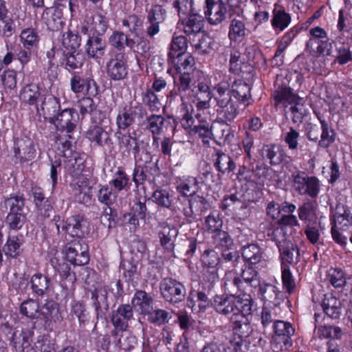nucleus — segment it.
Here are the masks:
<instances>
[{"mask_svg": "<svg viewBox=\"0 0 352 352\" xmlns=\"http://www.w3.org/2000/svg\"><path fill=\"white\" fill-rule=\"evenodd\" d=\"M39 310L38 302L32 299L24 301L20 307L21 314L30 318H37L40 314Z\"/></svg>", "mask_w": 352, "mask_h": 352, "instance_id": "nucleus-61", "label": "nucleus"}, {"mask_svg": "<svg viewBox=\"0 0 352 352\" xmlns=\"http://www.w3.org/2000/svg\"><path fill=\"white\" fill-rule=\"evenodd\" d=\"M246 28L243 21L237 19H233L231 21L229 30V38L232 41H241L245 36Z\"/></svg>", "mask_w": 352, "mask_h": 352, "instance_id": "nucleus-55", "label": "nucleus"}, {"mask_svg": "<svg viewBox=\"0 0 352 352\" xmlns=\"http://www.w3.org/2000/svg\"><path fill=\"white\" fill-rule=\"evenodd\" d=\"M187 40L184 36H173L170 44L168 56L170 58L179 57L187 49Z\"/></svg>", "mask_w": 352, "mask_h": 352, "instance_id": "nucleus-47", "label": "nucleus"}, {"mask_svg": "<svg viewBox=\"0 0 352 352\" xmlns=\"http://www.w3.org/2000/svg\"><path fill=\"white\" fill-rule=\"evenodd\" d=\"M273 98L277 107L285 110L299 98L289 87H283L274 91Z\"/></svg>", "mask_w": 352, "mask_h": 352, "instance_id": "nucleus-22", "label": "nucleus"}, {"mask_svg": "<svg viewBox=\"0 0 352 352\" xmlns=\"http://www.w3.org/2000/svg\"><path fill=\"white\" fill-rule=\"evenodd\" d=\"M258 285L259 287L258 296L261 300L274 305L278 302V300L280 299V293L276 286L266 283H260Z\"/></svg>", "mask_w": 352, "mask_h": 352, "instance_id": "nucleus-29", "label": "nucleus"}, {"mask_svg": "<svg viewBox=\"0 0 352 352\" xmlns=\"http://www.w3.org/2000/svg\"><path fill=\"white\" fill-rule=\"evenodd\" d=\"M22 243L21 236H9L3 250L6 255L16 257L21 252Z\"/></svg>", "mask_w": 352, "mask_h": 352, "instance_id": "nucleus-48", "label": "nucleus"}, {"mask_svg": "<svg viewBox=\"0 0 352 352\" xmlns=\"http://www.w3.org/2000/svg\"><path fill=\"white\" fill-rule=\"evenodd\" d=\"M280 252L281 257L283 261L289 264H296L299 261L300 252L296 245L288 241L282 246Z\"/></svg>", "mask_w": 352, "mask_h": 352, "instance_id": "nucleus-44", "label": "nucleus"}, {"mask_svg": "<svg viewBox=\"0 0 352 352\" xmlns=\"http://www.w3.org/2000/svg\"><path fill=\"white\" fill-rule=\"evenodd\" d=\"M274 336L272 338V346L276 351H284L292 346L291 337L294 329L289 322L276 320L273 326Z\"/></svg>", "mask_w": 352, "mask_h": 352, "instance_id": "nucleus-6", "label": "nucleus"}, {"mask_svg": "<svg viewBox=\"0 0 352 352\" xmlns=\"http://www.w3.org/2000/svg\"><path fill=\"white\" fill-rule=\"evenodd\" d=\"M107 74L115 81L122 80L127 76V57L125 54L118 53L107 62Z\"/></svg>", "mask_w": 352, "mask_h": 352, "instance_id": "nucleus-11", "label": "nucleus"}, {"mask_svg": "<svg viewBox=\"0 0 352 352\" xmlns=\"http://www.w3.org/2000/svg\"><path fill=\"white\" fill-rule=\"evenodd\" d=\"M153 302L152 297L142 290L137 291L131 301L133 307L144 315L149 314L152 311Z\"/></svg>", "mask_w": 352, "mask_h": 352, "instance_id": "nucleus-23", "label": "nucleus"}, {"mask_svg": "<svg viewBox=\"0 0 352 352\" xmlns=\"http://www.w3.org/2000/svg\"><path fill=\"white\" fill-rule=\"evenodd\" d=\"M78 120V115L72 109H65L56 116L50 118V122L56 126L58 131L67 133L74 131L76 126Z\"/></svg>", "mask_w": 352, "mask_h": 352, "instance_id": "nucleus-12", "label": "nucleus"}, {"mask_svg": "<svg viewBox=\"0 0 352 352\" xmlns=\"http://www.w3.org/2000/svg\"><path fill=\"white\" fill-rule=\"evenodd\" d=\"M212 78L215 82L214 99L224 118L231 122L238 115L239 104L250 96V88L246 82L239 80L230 89V78L221 71L214 72Z\"/></svg>", "mask_w": 352, "mask_h": 352, "instance_id": "nucleus-1", "label": "nucleus"}, {"mask_svg": "<svg viewBox=\"0 0 352 352\" xmlns=\"http://www.w3.org/2000/svg\"><path fill=\"white\" fill-rule=\"evenodd\" d=\"M41 98L39 87L36 84H29L21 90L20 94L21 100L30 105L36 104Z\"/></svg>", "mask_w": 352, "mask_h": 352, "instance_id": "nucleus-36", "label": "nucleus"}, {"mask_svg": "<svg viewBox=\"0 0 352 352\" xmlns=\"http://www.w3.org/2000/svg\"><path fill=\"white\" fill-rule=\"evenodd\" d=\"M212 133L213 131L210 122L206 120H200L197 125L194 126L192 134L198 135L204 142H207L212 137Z\"/></svg>", "mask_w": 352, "mask_h": 352, "instance_id": "nucleus-58", "label": "nucleus"}, {"mask_svg": "<svg viewBox=\"0 0 352 352\" xmlns=\"http://www.w3.org/2000/svg\"><path fill=\"white\" fill-rule=\"evenodd\" d=\"M298 217L305 223H310L316 219V208L311 202H306L298 208Z\"/></svg>", "mask_w": 352, "mask_h": 352, "instance_id": "nucleus-64", "label": "nucleus"}, {"mask_svg": "<svg viewBox=\"0 0 352 352\" xmlns=\"http://www.w3.org/2000/svg\"><path fill=\"white\" fill-rule=\"evenodd\" d=\"M160 290L163 298L172 304L180 302L185 298V287L173 278H164L160 284Z\"/></svg>", "mask_w": 352, "mask_h": 352, "instance_id": "nucleus-8", "label": "nucleus"}, {"mask_svg": "<svg viewBox=\"0 0 352 352\" xmlns=\"http://www.w3.org/2000/svg\"><path fill=\"white\" fill-rule=\"evenodd\" d=\"M285 230H284V228L281 226L272 228L270 229L267 233L269 239L276 243L279 251H281L282 246H283V245H285L288 241H289L285 236Z\"/></svg>", "mask_w": 352, "mask_h": 352, "instance_id": "nucleus-56", "label": "nucleus"}, {"mask_svg": "<svg viewBox=\"0 0 352 352\" xmlns=\"http://www.w3.org/2000/svg\"><path fill=\"white\" fill-rule=\"evenodd\" d=\"M322 307L324 312L331 318H338L341 314V302L331 294L324 295Z\"/></svg>", "mask_w": 352, "mask_h": 352, "instance_id": "nucleus-28", "label": "nucleus"}, {"mask_svg": "<svg viewBox=\"0 0 352 352\" xmlns=\"http://www.w3.org/2000/svg\"><path fill=\"white\" fill-rule=\"evenodd\" d=\"M175 185L177 192L184 196H192L199 188L197 178L191 176L177 178Z\"/></svg>", "mask_w": 352, "mask_h": 352, "instance_id": "nucleus-25", "label": "nucleus"}, {"mask_svg": "<svg viewBox=\"0 0 352 352\" xmlns=\"http://www.w3.org/2000/svg\"><path fill=\"white\" fill-rule=\"evenodd\" d=\"M71 89L76 94H86L91 96L98 94V86L91 77L82 78L78 74L74 73L70 80Z\"/></svg>", "mask_w": 352, "mask_h": 352, "instance_id": "nucleus-15", "label": "nucleus"}, {"mask_svg": "<svg viewBox=\"0 0 352 352\" xmlns=\"http://www.w3.org/2000/svg\"><path fill=\"white\" fill-rule=\"evenodd\" d=\"M30 283L33 292L38 296H43L49 289L50 279L41 273H37L32 276Z\"/></svg>", "mask_w": 352, "mask_h": 352, "instance_id": "nucleus-41", "label": "nucleus"}, {"mask_svg": "<svg viewBox=\"0 0 352 352\" xmlns=\"http://www.w3.org/2000/svg\"><path fill=\"white\" fill-rule=\"evenodd\" d=\"M236 274L239 277L240 280L243 283V293H245V284L250 287H256L260 283V277L258 272L251 266H245L242 269L240 276L236 273Z\"/></svg>", "mask_w": 352, "mask_h": 352, "instance_id": "nucleus-40", "label": "nucleus"}, {"mask_svg": "<svg viewBox=\"0 0 352 352\" xmlns=\"http://www.w3.org/2000/svg\"><path fill=\"white\" fill-rule=\"evenodd\" d=\"M204 14L210 24L217 25L226 20L227 8L221 0H206Z\"/></svg>", "mask_w": 352, "mask_h": 352, "instance_id": "nucleus-13", "label": "nucleus"}, {"mask_svg": "<svg viewBox=\"0 0 352 352\" xmlns=\"http://www.w3.org/2000/svg\"><path fill=\"white\" fill-rule=\"evenodd\" d=\"M67 260L74 265H85L89 261L88 246L80 241H74L65 247Z\"/></svg>", "mask_w": 352, "mask_h": 352, "instance_id": "nucleus-10", "label": "nucleus"}, {"mask_svg": "<svg viewBox=\"0 0 352 352\" xmlns=\"http://www.w3.org/2000/svg\"><path fill=\"white\" fill-rule=\"evenodd\" d=\"M71 314L77 317L80 324H85L89 320V314L84 303L74 300L71 302Z\"/></svg>", "mask_w": 352, "mask_h": 352, "instance_id": "nucleus-52", "label": "nucleus"}, {"mask_svg": "<svg viewBox=\"0 0 352 352\" xmlns=\"http://www.w3.org/2000/svg\"><path fill=\"white\" fill-rule=\"evenodd\" d=\"M247 208L246 204L238 197L237 194H232L225 197L221 202V208L223 210H229L235 213L239 209H245Z\"/></svg>", "mask_w": 352, "mask_h": 352, "instance_id": "nucleus-45", "label": "nucleus"}, {"mask_svg": "<svg viewBox=\"0 0 352 352\" xmlns=\"http://www.w3.org/2000/svg\"><path fill=\"white\" fill-rule=\"evenodd\" d=\"M14 156L21 162L32 160L36 156L33 140L28 137L17 138L14 142Z\"/></svg>", "mask_w": 352, "mask_h": 352, "instance_id": "nucleus-14", "label": "nucleus"}, {"mask_svg": "<svg viewBox=\"0 0 352 352\" xmlns=\"http://www.w3.org/2000/svg\"><path fill=\"white\" fill-rule=\"evenodd\" d=\"M290 22V15L287 13L285 10H278L276 8L274 10L272 25L274 29L278 30V31L281 32L289 25Z\"/></svg>", "mask_w": 352, "mask_h": 352, "instance_id": "nucleus-46", "label": "nucleus"}, {"mask_svg": "<svg viewBox=\"0 0 352 352\" xmlns=\"http://www.w3.org/2000/svg\"><path fill=\"white\" fill-rule=\"evenodd\" d=\"M32 193L34 197V202L41 215L49 217L52 210L50 201L45 197L43 191L38 187L32 188Z\"/></svg>", "mask_w": 352, "mask_h": 352, "instance_id": "nucleus-31", "label": "nucleus"}, {"mask_svg": "<svg viewBox=\"0 0 352 352\" xmlns=\"http://www.w3.org/2000/svg\"><path fill=\"white\" fill-rule=\"evenodd\" d=\"M214 45L213 38L207 34H202L198 41L194 44L195 52L199 54L210 53L214 49Z\"/></svg>", "mask_w": 352, "mask_h": 352, "instance_id": "nucleus-54", "label": "nucleus"}, {"mask_svg": "<svg viewBox=\"0 0 352 352\" xmlns=\"http://www.w3.org/2000/svg\"><path fill=\"white\" fill-rule=\"evenodd\" d=\"M120 349L125 351H131L135 348L138 344L137 338L129 331H122L117 342Z\"/></svg>", "mask_w": 352, "mask_h": 352, "instance_id": "nucleus-53", "label": "nucleus"}, {"mask_svg": "<svg viewBox=\"0 0 352 352\" xmlns=\"http://www.w3.org/2000/svg\"><path fill=\"white\" fill-rule=\"evenodd\" d=\"M108 28V19L102 14H97L94 16L85 21L81 27V32L89 34L92 32L94 34H103Z\"/></svg>", "mask_w": 352, "mask_h": 352, "instance_id": "nucleus-18", "label": "nucleus"}, {"mask_svg": "<svg viewBox=\"0 0 352 352\" xmlns=\"http://www.w3.org/2000/svg\"><path fill=\"white\" fill-rule=\"evenodd\" d=\"M86 137L96 146H102L109 139L108 133L98 125L90 126L87 131Z\"/></svg>", "mask_w": 352, "mask_h": 352, "instance_id": "nucleus-39", "label": "nucleus"}, {"mask_svg": "<svg viewBox=\"0 0 352 352\" xmlns=\"http://www.w3.org/2000/svg\"><path fill=\"white\" fill-rule=\"evenodd\" d=\"M263 159L268 160L272 165L280 164L285 160V152L279 145H266L261 151Z\"/></svg>", "mask_w": 352, "mask_h": 352, "instance_id": "nucleus-27", "label": "nucleus"}, {"mask_svg": "<svg viewBox=\"0 0 352 352\" xmlns=\"http://www.w3.org/2000/svg\"><path fill=\"white\" fill-rule=\"evenodd\" d=\"M252 314H234L231 316L230 321L233 324V329L234 334L238 336L239 340L234 341L236 352H245L243 350V347H246L247 338L252 332V328L250 324L248 322L245 316H250Z\"/></svg>", "mask_w": 352, "mask_h": 352, "instance_id": "nucleus-5", "label": "nucleus"}, {"mask_svg": "<svg viewBox=\"0 0 352 352\" xmlns=\"http://www.w3.org/2000/svg\"><path fill=\"white\" fill-rule=\"evenodd\" d=\"M292 186L294 190L301 195H308L316 198L320 189V184L316 177L308 176L306 173L296 171L292 175Z\"/></svg>", "mask_w": 352, "mask_h": 352, "instance_id": "nucleus-4", "label": "nucleus"}, {"mask_svg": "<svg viewBox=\"0 0 352 352\" xmlns=\"http://www.w3.org/2000/svg\"><path fill=\"white\" fill-rule=\"evenodd\" d=\"M76 199L80 203H87L91 200L89 181L85 177L80 178L75 186Z\"/></svg>", "mask_w": 352, "mask_h": 352, "instance_id": "nucleus-43", "label": "nucleus"}, {"mask_svg": "<svg viewBox=\"0 0 352 352\" xmlns=\"http://www.w3.org/2000/svg\"><path fill=\"white\" fill-rule=\"evenodd\" d=\"M105 50V41L98 36L89 37L85 45L87 54L94 59L101 58L104 54Z\"/></svg>", "mask_w": 352, "mask_h": 352, "instance_id": "nucleus-24", "label": "nucleus"}, {"mask_svg": "<svg viewBox=\"0 0 352 352\" xmlns=\"http://www.w3.org/2000/svg\"><path fill=\"white\" fill-rule=\"evenodd\" d=\"M41 314L49 325L52 323H60L63 320L58 305L53 301H48L43 305L41 309Z\"/></svg>", "mask_w": 352, "mask_h": 352, "instance_id": "nucleus-32", "label": "nucleus"}, {"mask_svg": "<svg viewBox=\"0 0 352 352\" xmlns=\"http://www.w3.org/2000/svg\"><path fill=\"white\" fill-rule=\"evenodd\" d=\"M214 166L221 173H229L235 168L232 158L221 151H217L213 156Z\"/></svg>", "mask_w": 352, "mask_h": 352, "instance_id": "nucleus-34", "label": "nucleus"}, {"mask_svg": "<svg viewBox=\"0 0 352 352\" xmlns=\"http://www.w3.org/2000/svg\"><path fill=\"white\" fill-rule=\"evenodd\" d=\"M164 123V118L162 116L151 115L146 120V128L152 133L155 139V135H160L162 133Z\"/></svg>", "mask_w": 352, "mask_h": 352, "instance_id": "nucleus-63", "label": "nucleus"}, {"mask_svg": "<svg viewBox=\"0 0 352 352\" xmlns=\"http://www.w3.org/2000/svg\"><path fill=\"white\" fill-rule=\"evenodd\" d=\"M212 137L219 144L230 143L234 138V131L228 124H219L214 126Z\"/></svg>", "mask_w": 352, "mask_h": 352, "instance_id": "nucleus-38", "label": "nucleus"}, {"mask_svg": "<svg viewBox=\"0 0 352 352\" xmlns=\"http://www.w3.org/2000/svg\"><path fill=\"white\" fill-rule=\"evenodd\" d=\"M110 184L114 187L115 190L120 192L128 187L129 184V177L124 171L119 168L113 174V179L110 182Z\"/></svg>", "mask_w": 352, "mask_h": 352, "instance_id": "nucleus-62", "label": "nucleus"}, {"mask_svg": "<svg viewBox=\"0 0 352 352\" xmlns=\"http://www.w3.org/2000/svg\"><path fill=\"white\" fill-rule=\"evenodd\" d=\"M21 42L26 49H30L38 42V36L33 28H26L20 34Z\"/></svg>", "mask_w": 352, "mask_h": 352, "instance_id": "nucleus-60", "label": "nucleus"}, {"mask_svg": "<svg viewBox=\"0 0 352 352\" xmlns=\"http://www.w3.org/2000/svg\"><path fill=\"white\" fill-rule=\"evenodd\" d=\"M158 232L161 245L168 252H172L174 248V241L177 236V230L166 223L160 225Z\"/></svg>", "mask_w": 352, "mask_h": 352, "instance_id": "nucleus-20", "label": "nucleus"}, {"mask_svg": "<svg viewBox=\"0 0 352 352\" xmlns=\"http://www.w3.org/2000/svg\"><path fill=\"white\" fill-rule=\"evenodd\" d=\"M242 256L250 265H256L263 261V252L256 244L252 243L243 247Z\"/></svg>", "mask_w": 352, "mask_h": 352, "instance_id": "nucleus-33", "label": "nucleus"}, {"mask_svg": "<svg viewBox=\"0 0 352 352\" xmlns=\"http://www.w3.org/2000/svg\"><path fill=\"white\" fill-rule=\"evenodd\" d=\"M192 107L191 105H188L185 102H182L181 106V124L183 128L188 131L189 133H192V129L194 127L195 120L192 117Z\"/></svg>", "mask_w": 352, "mask_h": 352, "instance_id": "nucleus-49", "label": "nucleus"}, {"mask_svg": "<svg viewBox=\"0 0 352 352\" xmlns=\"http://www.w3.org/2000/svg\"><path fill=\"white\" fill-rule=\"evenodd\" d=\"M42 17L48 28L53 30H58L63 26V13L58 8H47L43 12Z\"/></svg>", "mask_w": 352, "mask_h": 352, "instance_id": "nucleus-30", "label": "nucleus"}, {"mask_svg": "<svg viewBox=\"0 0 352 352\" xmlns=\"http://www.w3.org/2000/svg\"><path fill=\"white\" fill-rule=\"evenodd\" d=\"M195 70V59L187 54L177 67V74L175 77V84L178 91H186L191 83V74Z\"/></svg>", "mask_w": 352, "mask_h": 352, "instance_id": "nucleus-9", "label": "nucleus"}, {"mask_svg": "<svg viewBox=\"0 0 352 352\" xmlns=\"http://www.w3.org/2000/svg\"><path fill=\"white\" fill-rule=\"evenodd\" d=\"M214 83L212 75L209 77L202 74L199 76L197 85L191 80L188 90L178 91L182 100L184 98H193V102L198 110L207 109L210 107L212 98H214Z\"/></svg>", "mask_w": 352, "mask_h": 352, "instance_id": "nucleus-3", "label": "nucleus"}, {"mask_svg": "<svg viewBox=\"0 0 352 352\" xmlns=\"http://www.w3.org/2000/svg\"><path fill=\"white\" fill-rule=\"evenodd\" d=\"M152 200L158 206L169 208L172 205V196L168 191L164 189H157L152 195Z\"/></svg>", "mask_w": 352, "mask_h": 352, "instance_id": "nucleus-59", "label": "nucleus"}, {"mask_svg": "<svg viewBox=\"0 0 352 352\" xmlns=\"http://www.w3.org/2000/svg\"><path fill=\"white\" fill-rule=\"evenodd\" d=\"M30 337V333L27 331L14 332L12 340L14 347L19 351L27 352L25 349L29 350Z\"/></svg>", "mask_w": 352, "mask_h": 352, "instance_id": "nucleus-50", "label": "nucleus"}, {"mask_svg": "<svg viewBox=\"0 0 352 352\" xmlns=\"http://www.w3.org/2000/svg\"><path fill=\"white\" fill-rule=\"evenodd\" d=\"M117 197L118 192L108 185L102 186L97 193L98 201L107 206L112 205Z\"/></svg>", "mask_w": 352, "mask_h": 352, "instance_id": "nucleus-51", "label": "nucleus"}, {"mask_svg": "<svg viewBox=\"0 0 352 352\" xmlns=\"http://www.w3.org/2000/svg\"><path fill=\"white\" fill-rule=\"evenodd\" d=\"M351 223L352 215L349 208L343 204H337L334 214V225L331 230L332 238L335 242L342 246L346 244L347 239L338 231V226L340 228L348 227Z\"/></svg>", "mask_w": 352, "mask_h": 352, "instance_id": "nucleus-7", "label": "nucleus"}, {"mask_svg": "<svg viewBox=\"0 0 352 352\" xmlns=\"http://www.w3.org/2000/svg\"><path fill=\"white\" fill-rule=\"evenodd\" d=\"M285 111L294 123L301 122L303 118L307 113V109H306L302 100L300 98H298L296 101L294 102L293 104L288 107Z\"/></svg>", "mask_w": 352, "mask_h": 352, "instance_id": "nucleus-35", "label": "nucleus"}, {"mask_svg": "<svg viewBox=\"0 0 352 352\" xmlns=\"http://www.w3.org/2000/svg\"><path fill=\"white\" fill-rule=\"evenodd\" d=\"M208 305V298L205 293L198 292L195 294H190L188 300V306L191 307L192 311L195 312L204 311Z\"/></svg>", "mask_w": 352, "mask_h": 352, "instance_id": "nucleus-37", "label": "nucleus"}, {"mask_svg": "<svg viewBox=\"0 0 352 352\" xmlns=\"http://www.w3.org/2000/svg\"><path fill=\"white\" fill-rule=\"evenodd\" d=\"M140 115L142 118L146 115V111L142 106H135L129 109H124L120 112L116 118V123L120 129H127L133 122L134 116Z\"/></svg>", "mask_w": 352, "mask_h": 352, "instance_id": "nucleus-21", "label": "nucleus"}, {"mask_svg": "<svg viewBox=\"0 0 352 352\" xmlns=\"http://www.w3.org/2000/svg\"><path fill=\"white\" fill-rule=\"evenodd\" d=\"M133 314L129 305H122L112 313L111 322L118 331H124L129 327V321L133 318Z\"/></svg>", "mask_w": 352, "mask_h": 352, "instance_id": "nucleus-16", "label": "nucleus"}, {"mask_svg": "<svg viewBox=\"0 0 352 352\" xmlns=\"http://www.w3.org/2000/svg\"><path fill=\"white\" fill-rule=\"evenodd\" d=\"M307 49L314 56H327L331 53L332 44L327 40L309 39Z\"/></svg>", "mask_w": 352, "mask_h": 352, "instance_id": "nucleus-26", "label": "nucleus"}, {"mask_svg": "<svg viewBox=\"0 0 352 352\" xmlns=\"http://www.w3.org/2000/svg\"><path fill=\"white\" fill-rule=\"evenodd\" d=\"M63 230L74 237H82L88 233L87 222L80 215H74L67 218L63 223Z\"/></svg>", "mask_w": 352, "mask_h": 352, "instance_id": "nucleus-17", "label": "nucleus"}, {"mask_svg": "<svg viewBox=\"0 0 352 352\" xmlns=\"http://www.w3.org/2000/svg\"><path fill=\"white\" fill-rule=\"evenodd\" d=\"M224 285L228 294L216 295L211 305L217 313L223 316L252 314L254 300L250 294L243 293V283L234 270L228 271L224 276Z\"/></svg>", "mask_w": 352, "mask_h": 352, "instance_id": "nucleus-2", "label": "nucleus"}, {"mask_svg": "<svg viewBox=\"0 0 352 352\" xmlns=\"http://www.w3.org/2000/svg\"><path fill=\"white\" fill-rule=\"evenodd\" d=\"M27 352H55V343L48 335H40Z\"/></svg>", "mask_w": 352, "mask_h": 352, "instance_id": "nucleus-42", "label": "nucleus"}, {"mask_svg": "<svg viewBox=\"0 0 352 352\" xmlns=\"http://www.w3.org/2000/svg\"><path fill=\"white\" fill-rule=\"evenodd\" d=\"M320 122L321 124L322 133L318 144L321 147L327 148L335 140L334 133L325 120H320Z\"/></svg>", "mask_w": 352, "mask_h": 352, "instance_id": "nucleus-57", "label": "nucleus"}, {"mask_svg": "<svg viewBox=\"0 0 352 352\" xmlns=\"http://www.w3.org/2000/svg\"><path fill=\"white\" fill-rule=\"evenodd\" d=\"M178 25L187 36H196L204 28V19L198 14H190L186 18L180 19Z\"/></svg>", "mask_w": 352, "mask_h": 352, "instance_id": "nucleus-19", "label": "nucleus"}]
</instances>
